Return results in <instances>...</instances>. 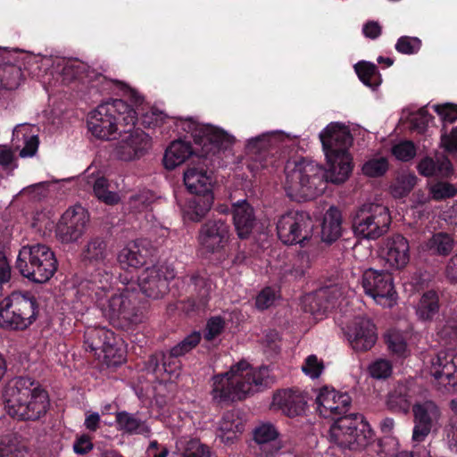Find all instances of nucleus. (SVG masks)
Segmentation results:
<instances>
[{"label":"nucleus","mask_w":457,"mask_h":457,"mask_svg":"<svg viewBox=\"0 0 457 457\" xmlns=\"http://www.w3.org/2000/svg\"><path fill=\"white\" fill-rule=\"evenodd\" d=\"M320 139L328 163L324 170L303 157L289 158L284 166V188L290 198L312 199L322 194L328 182L344 183L352 173L353 164L349 148L353 137L348 127L338 122L329 123L320 133Z\"/></svg>","instance_id":"nucleus-1"},{"label":"nucleus","mask_w":457,"mask_h":457,"mask_svg":"<svg viewBox=\"0 0 457 457\" xmlns=\"http://www.w3.org/2000/svg\"><path fill=\"white\" fill-rule=\"evenodd\" d=\"M112 278V273L108 270H96L78 284L76 299L87 308L96 304L112 326L128 330L143 321L145 303L137 290L129 287L107 297Z\"/></svg>","instance_id":"nucleus-2"},{"label":"nucleus","mask_w":457,"mask_h":457,"mask_svg":"<svg viewBox=\"0 0 457 457\" xmlns=\"http://www.w3.org/2000/svg\"><path fill=\"white\" fill-rule=\"evenodd\" d=\"M317 410L324 419L334 420L329 428V441L342 450H359L366 447L373 437V431L358 413L346 415L352 398L346 392L324 386L315 399Z\"/></svg>","instance_id":"nucleus-3"},{"label":"nucleus","mask_w":457,"mask_h":457,"mask_svg":"<svg viewBox=\"0 0 457 457\" xmlns=\"http://www.w3.org/2000/svg\"><path fill=\"white\" fill-rule=\"evenodd\" d=\"M174 126L179 130L190 134L195 144L201 146V154H196L189 142L175 140L167 147L163 156V165L167 170L189 160L188 165L197 162L198 157L214 155L233 144V137L224 130L209 124L199 123L192 117L176 119Z\"/></svg>","instance_id":"nucleus-4"},{"label":"nucleus","mask_w":457,"mask_h":457,"mask_svg":"<svg viewBox=\"0 0 457 457\" xmlns=\"http://www.w3.org/2000/svg\"><path fill=\"white\" fill-rule=\"evenodd\" d=\"M5 409L13 419L39 420L50 409L49 394L38 381L29 377H17L6 389Z\"/></svg>","instance_id":"nucleus-5"},{"label":"nucleus","mask_w":457,"mask_h":457,"mask_svg":"<svg viewBox=\"0 0 457 457\" xmlns=\"http://www.w3.org/2000/svg\"><path fill=\"white\" fill-rule=\"evenodd\" d=\"M137 112L121 99H113L99 104L87 118V128L97 138L109 140L112 136L126 132V127L135 126Z\"/></svg>","instance_id":"nucleus-6"},{"label":"nucleus","mask_w":457,"mask_h":457,"mask_svg":"<svg viewBox=\"0 0 457 457\" xmlns=\"http://www.w3.org/2000/svg\"><path fill=\"white\" fill-rule=\"evenodd\" d=\"M38 313V303L31 292L14 291L0 301V328L24 331L37 320Z\"/></svg>","instance_id":"nucleus-7"},{"label":"nucleus","mask_w":457,"mask_h":457,"mask_svg":"<svg viewBox=\"0 0 457 457\" xmlns=\"http://www.w3.org/2000/svg\"><path fill=\"white\" fill-rule=\"evenodd\" d=\"M16 268L29 280L42 284L56 272L58 262L52 249L44 244L22 246L16 261Z\"/></svg>","instance_id":"nucleus-8"},{"label":"nucleus","mask_w":457,"mask_h":457,"mask_svg":"<svg viewBox=\"0 0 457 457\" xmlns=\"http://www.w3.org/2000/svg\"><path fill=\"white\" fill-rule=\"evenodd\" d=\"M230 226L222 219H209L197 232L199 251L215 263L221 264L228 257L227 250L230 239Z\"/></svg>","instance_id":"nucleus-9"},{"label":"nucleus","mask_w":457,"mask_h":457,"mask_svg":"<svg viewBox=\"0 0 457 457\" xmlns=\"http://www.w3.org/2000/svg\"><path fill=\"white\" fill-rule=\"evenodd\" d=\"M391 223L386 207L366 204L358 208L352 218V229L359 239H377L384 235Z\"/></svg>","instance_id":"nucleus-10"},{"label":"nucleus","mask_w":457,"mask_h":457,"mask_svg":"<svg viewBox=\"0 0 457 457\" xmlns=\"http://www.w3.org/2000/svg\"><path fill=\"white\" fill-rule=\"evenodd\" d=\"M313 220L306 212L291 211L282 216L277 223V233L280 241L288 245L304 246L312 236Z\"/></svg>","instance_id":"nucleus-11"},{"label":"nucleus","mask_w":457,"mask_h":457,"mask_svg":"<svg viewBox=\"0 0 457 457\" xmlns=\"http://www.w3.org/2000/svg\"><path fill=\"white\" fill-rule=\"evenodd\" d=\"M361 286L367 295L384 307H392L396 301L393 276L386 270H366L361 277Z\"/></svg>","instance_id":"nucleus-12"},{"label":"nucleus","mask_w":457,"mask_h":457,"mask_svg":"<svg viewBox=\"0 0 457 457\" xmlns=\"http://www.w3.org/2000/svg\"><path fill=\"white\" fill-rule=\"evenodd\" d=\"M432 384L443 394L457 391V353L440 351L431 360Z\"/></svg>","instance_id":"nucleus-13"},{"label":"nucleus","mask_w":457,"mask_h":457,"mask_svg":"<svg viewBox=\"0 0 457 457\" xmlns=\"http://www.w3.org/2000/svg\"><path fill=\"white\" fill-rule=\"evenodd\" d=\"M63 79L68 82H81L90 84V88H96L101 94L112 90L114 86L121 85L117 79H110L101 73L89 71L86 63L79 60L68 61L62 68Z\"/></svg>","instance_id":"nucleus-14"},{"label":"nucleus","mask_w":457,"mask_h":457,"mask_svg":"<svg viewBox=\"0 0 457 457\" xmlns=\"http://www.w3.org/2000/svg\"><path fill=\"white\" fill-rule=\"evenodd\" d=\"M89 222L88 212L80 204L68 208L61 216L56 226V237L64 244L79 239Z\"/></svg>","instance_id":"nucleus-15"},{"label":"nucleus","mask_w":457,"mask_h":457,"mask_svg":"<svg viewBox=\"0 0 457 457\" xmlns=\"http://www.w3.org/2000/svg\"><path fill=\"white\" fill-rule=\"evenodd\" d=\"M212 400L217 404H229L241 401L249 395V384L242 383V376L220 373L212 378Z\"/></svg>","instance_id":"nucleus-16"},{"label":"nucleus","mask_w":457,"mask_h":457,"mask_svg":"<svg viewBox=\"0 0 457 457\" xmlns=\"http://www.w3.org/2000/svg\"><path fill=\"white\" fill-rule=\"evenodd\" d=\"M245 149L248 154L253 155V166L257 170L278 168L280 165L279 157L277 156L279 147L273 134L266 133L249 139Z\"/></svg>","instance_id":"nucleus-17"},{"label":"nucleus","mask_w":457,"mask_h":457,"mask_svg":"<svg viewBox=\"0 0 457 457\" xmlns=\"http://www.w3.org/2000/svg\"><path fill=\"white\" fill-rule=\"evenodd\" d=\"M412 441L424 442L441 417L440 408L431 400L417 402L412 405Z\"/></svg>","instance_id":"nucleus-18"},{"label":"nucleus","mask_w":457,"mask_h":457,"mask_svg":"<svg viewBox=\"0 0 457 457\" xmlns=\"http://www.w3.org/2000/svg\"><path fill=\"white\" fill-rule=\"evenodd\" d=\"M174 278L173 270L163 266H153L146 268L138 276V287L145 296L160 299L169 292L170 280Z\"/></svg>","instance_id":"nucleus-19"},{"label":"nucleus","mask_w":457,"mask_h":457,"mask_svg":"<svg viewBox=\"0 0 457 457\" xmlns=\"http://www.w3.org/2000/svg\"><path fill=\"white\" fill-rule=\"evenodd\" d=\"M112 251L108 246L107 239L103 236L90 237L82 246L79 260L86 269V279L88 275L97 269L106 270V262L109 260Z\"/></svg>","instance_id":"nucleus-20"},{"label":"nucleus","mask_w":457,"mask_h":457,"mask_svg":"<svg viewBox=\"0 0 457 457\" xmlns=\"http://www.w3.org/2000/svg\"><path fill=\"white\" fill-rule=\"evenodd\" d=\"M120 338L113 331L105 327L88 328L84 333V345L87 351L94 353L98 358H114L119 351Z\"/></svg>","instance_id":"nucleus-21"},{"label":"nucleus","mask_w":457,"mask_h":457,"mask_svg":"<svg viewBox=\"0 0 457 457\" xmlns=\"http://www.w3.org/2000/svg\"><path fill=\"white\" fill-rule=\"evenodd\" d=\"M342 295V288L338 285L321 287L305 298L304 311L312 313L315 319H322L337 306Z\"/></svg>","instance_id":"nucleus-22"},{"label":"nucleus","mask_w":457,"mask_h":457,"mask_svg":"<svg viewBox=\"0 0 457 457\" xmlns=\"http://www.w3.org/2000/svg\"><path fill=\"white\" fill-rule=\"evenodd\" d=\"M345 336L352 348L356 352H367L377 342L375 324L367 318L357 317L347 327Z\"/></svg>","instance_id":"nucleus-23"},{"label":"nucleus","mask_w":457,"mask_h":457,"mask_svg":"<svg viewBox=\"0 0 457 457\" xmlns=\"http://www.w3.org/2000/svg\"><path fill=\"white\" fill-rule=\"evenodd\" d=\"M209 155L198 157L184 172V184L190 194H213L212 178L208 169Z\"/></svg>","instance_id":"nucleus-24"},{"label":"nucleus","mask_w":457,"mask_h":457,"mask_svg":"<svg viewBox=\"0 0 457 457\" xmlns=\"http://www.w3.org/2000/svg\"><path fill=\"white\" fill-rule=\"evenodd\" d=\"M272 406L288 418L299 417L305 412L306 395L298 388L279 389L273 395Z\"/></svg>","instance_id":"nucleus-25"},{"label":"nucleus","mask_w":457,"mask_h":457,"mask_svg":"<svg viewBox=\"0 0 457 457\" xmlns=\"http://www.w3.org/2000/svg\"><path fill=\"white\" fill-rule=\"evenodd\" d=\"M433 108L443 122L441 147L449 154H457V126L453 127L450 132L446 129L447 124H452L457 120V104L445 103L434 105Z\"/></svg>","instance_id":"nucleus-26"},{"label":"nucleus","mask_w":457,"mask_h":457,"mask_svg":"<svg viewBox=\"0 0 457 457\" xmlns=\"http://www.w3.org/2000/svg\"><path fill=\"white\" fill-rule=\"evenodd\" d=\"M278 431L274 425L263 423L253 430V439L256 443L254 453L256 457H273L281 449V444L278 440Z\"/></svg>","instance_id":"nucleus-27"},{"label":"nucleus","mask_w":457,"mask_h":457,"mask_svg":"<svg viewBox=\"0 0 457 457\" xmlns=\"http://www.w3.org/2000/svg\"><path fill=\"white\" fill-rule=\"evenodd\" d=\"M177 286L181 294H187L202 299V303H209L212 291V279L205 271H195L177 279Z\"/></svg>","instance_id":"nucleus-28"},{"label":"nucleus","mask_w":457,"mask_h":457,"mask_svg":"<svg viewBox=\"0 0 457 457\" xmlns=\"http://www.w3.org/2000/svg\"><path fill=\"white\" fill-rule=\"evenodd\" d=\"M232 216L238 237L248 238L257 225L253 207L246 199L238 200L232 204Z\"/></svg>","instance_id":"nucleus-29"},{"label":"nucleus","mask_w":457,"mask_h":457,"mask_svg":"<svg viewBox=\"0 0 457 457\" xmlns=\"http://www.w3.org/2000/svg\"><path fill=\"white\" fill-rule=\"evenodd\" d=\"M387 263L397 270L404 268L410 261V246L408 240L396 234L386 239L383 248Z\"/></svg>","instance_id":"nucleus-30"},{"label":"nucleus","mask_w":457,"mask_h":457,"mask_svg":"<svg viewBox=\"0 0 457 457\" xmlns=\"http://www.w3.org/2000/svg\"><path fill=\"white\" fill-rule=\"evenodd\" d=\"M182 209L184 218L198 222L202 220L211 210L213 204V194H190Z\"/></svg>","instance_id":"nucleus-31"},{"label":"nucleus","mask_w":457,"mask_h":457,"mask_svg":"<svg viewBox=\"0 0 457 457\" xmlns=\"http://www.w3.org/2000/svg\"><path fill=\"white\" fill-rule=\"evenodd\" d=\"M116 427L119 431L128 435H143L149 436L151 428L145 420L138 418L137 413L126 411L115 413Z\"/></svg>","instance_id":"nucleus-32"},{"label":"nucleus","mask_w":457,"mask_h":457,"mask_svg":"<svg viewBox=\"0 0 457 457\" xmlns=\"http://www.w3.org/2000/svg\"><path fill=\"white\" fill-rule=\"evenodd\" d=\"M321 240L328 244L336 242L342 235V213L335 206L326 212L321 224Z\"/></svg>","instance_id":"nucleus-33"},{"label":"nucleus","mask_w":457,"mask_h":457,"mask_svg":"<svg viewBox=\"0 0 457 457\" xmlns=\"http://www.w3.org/2000/svg\"><path fill=\"white\" fill-rule=\"evenodd\" d=\"M410 389L405 383L398 382L387 395L386 406L396 413H407L411 405Z\"/></svg>","instance_id":"nucleus-34"},{"label":"nucleus","mask_w":457,"mask_h":457,"mask_svg":"<svg viewBox=\"0 0 457 457\" xmlns=\"http://www.w3.org/2000/svg\"><path fill=\"white\" fill-rule=\"evenodd\" d=\"M147 251L141 249L137 243L124 247L117 256L122 270L138 269L146 263Z\"/></svg>","instance_id":"nucleus-35"},{"label":"nucleus","mask_w":457,"mask_h":457,"mask_svg":"<svg viewBox=\"0 0 457 457\" xmlns=\"http://www.w3.org/2000/svg\"><path fill=\"white\" fill-rule=\"evenodd\" d=\"M456 243L453 234L439 231L431 236L427 241L426 246L432 255L447 257L452 253Z\"/></svg>","instance_id":"nucleus-36"},{"label":"nucleus","mask_w":457,"mask_h":457,"mask_svg":"<svg viewBox=\"0 0 457 457\" xmlns=\"http://www.w3.org/2000/svg\"><path fill=\"white\" fill-rule=\"evenodd\" d=\"M31 130L28 125H19L12 132V141L23 140L24 146L20 151V156L22 158L34 156L38 149V136L32 134Z\"/></svg>","instance_id":"nucleus-37"},{"label":"nucleus","mask_w":457,"mask_h":457,"mask_svg":"<svg viewBox=\"0 0 457 457\" xmlns=\"http://www.w3.org/2000/svg\"><path fill=\"white\" fill-rule=\"evenodd\" d=\"M439 295L435 290L424 292L417 307V315L422 320H432L439 312Z\"/></svg>","instance_id":"nucleus-38"},{"label":"nucleus","mask_w":457,"mask_h":457,"mask_svg":"<svg viewBox=\"0 0 457 457\" xmlns=\"http://www.w3.org/2000/svg\"><path fill=\"white\" fill-rule=\"evenodd\" d=\"M354 70L360 80L367 87L376 89L382 82L378 67L371 62L361 61L354 65Z\"/></svg>","instance_id":"nucleus-39"},{"label":"nucleus","mask_w":457,"mask_h":457,"mask_svg":"<svg viewBox=\"0 0 457 457\" xmlns=\"http://www.w3.org/2000/svg\"><path fill=\"white\" fill-rule=\"evenodd\" d=\"M22 79L21 68L12 62L0 64V88L5 90L16 89Z\"/></svg>","instance_id":"nucleus-40"},{"label":"nucleus","mask_w":457,"mask_h":457,"mask_svg":"<svg viewBox=\"0 0 457 457\" xmlns=\"http://www.w3.org/2000/svg\"><path fill=\"white\" fill-rule=\"evenodd\" d=\"M129 128H126V132H129V135L125 136L127 140L130 142L132 149H135L137 152V158L139 159L151 147V137L145 131L140 129H134L131 131V128L134 126H129Z\"/></svg>","instance_id":"nucleus-41"},{"label":"nucleus","mask_w":457,"mask_h":457,"mask_svg":"<svg viewBox=\"0 0 457 457\" xmlns=\"http://www.w3.org/2000/svg\"><path fill=\"white\" fill-rule=\"evenodd\" d=\"M129 128H126V132H129V135L125 136L127 140L130 142L132 149H135L137 152V158L139 159L151 147V137L145 131L140 129H134L131 131V128L134 126H129Z\"/></svg>","instance_id":"nucleus-42"},{"label":"nucleus","mask_w":457,"mask_h":457,"mask_svg":"<svg viewBox=\"0 0 457 457\" xmlns=\"http://www.w3.org/2000/svg\"><path fill=\"white\" fill-rule=\"evenodd\" d=\"M270 370L268 366H261L257 370L246 371L245 376H242V383L249 384V394L255 386H268L270 383Z\"/></svg>","instance_id":"nucleus-43"},{"label":"nucleus","mask_w":457,"mask_h":457,"mask_svg":"<svg viewBox=\"0 0 457 457\" xmlns=\"http://www.w3.org/2000/svg\"><path fill=\"white\" fill-rule=\"evenodd\" d=\"M201 333L194 331L187 336L181 342L174 345L169 352V357L178 358L193 350L201 341Z\"/></svg>","instance_id":"nucleus-44"},{"label":"nucleus","mask_w":457,"mask_h":457,"mask_svg":"<svg viewBox=\"0 0 457 457\" xmlns=\"http://www.w3.org/2000/svg\"><path fill=\"white\" fill-rule=\"evenodd\" d=\"M93 192L97 199L107 204L112 205L117 204L119 201L118 195L109 190L108 180L104 177H100L95 179Z\"/></svg>","instance_id":"nucleus-45"},{"label":"nucleus","mask_w":457,"mask_h":457,"mask_svg":"<svg viewBox=\"0 0 457 457\" xmlns=\"http://www.w3.org/2000/svg\"><path fill=\"white\" fill-rule=\"evenodd\" d=\"M212 452L197 438L188 440L181 453V457H212Z\"/></svg>","instance_id":"nucleus-46"},{"label":"nucleus","mask_w":457,"mask_h":457,"mask_svg":"<svg viewBox=\"0 0 457 457\" xmlns=\"http://www.w3.org/2000/svg\"><path fill=\"white\" fill-rule=\"evenodd\" d=\"M387 170L388 162L384 157L370 159L362 166L363 174L370 178L381 177Z\"/></svg>","instance_id":"nucleus-47"},{"label":"nucleus","mask_w":457,"mask_h":457,"mask_svg":"<svg viewBox=\"0 0 457 457\" xmlns=\"http://www.w3.org/2000/svg\"><path fill=\"white\" fill-rule=\"evenodd\" d=\"M421 40L416 37L402 36L395 44V50L403 54H415L421 47Z\"/></svg>","instance_id":"nucleus-48"},{"label":"nucleus","mask_w":457,"mask_h":457,"mask_svg":"<svg viewBox=\"0 0 457 457\" xmlns=\"http://www.w3.org/2000/svg\"><path fill=\"white\" fill-rule=\"evenodd\" d=\"M176 119H183L182 117H167L161 112L152 111L151 112H147L144 114L141 118V124L144 128H154L158 126H162L165 123L172 122L174 124V120Z\"/></svg>","instance_id":"nucleus-49"},{"label":"nucleus","mask_w":457,"mask_h":457,"mask_svg":"<svg viewBox=\"0 0 457 457\" xmlns=\"http://www.w3.org/2000/svg\"><path fill=\"white\" fill-rule=\"evenodd\" d=\"M225 320L221 316H212L207 320L204 338L211 342L219 337L225 328Z\"/></svg>","instance_id":"nucleus-50"},{"label":"nucleus","mask_w":457,"mask_h":457,"mask_svg":"<svg viewBox=\"0 0 457 457\" xmlns=\"http://www.w3.org/2000/svg\"><path fill=\"white\" fill-rule=\"evenodd\" d=\"M392 154L402 162H409L416 155V146L412 141H402L392 147Z\"/></svg>","instance_id":"nucleus-51"},{"label":"nucleus","mask_w":457,"mask_h":457,"mask_svg":"<svg viewBox=\"0 0 457 457\" xmlns=\"http://www.w3.org/2000/svg\"><path fill=\"white\" fill-rule=\"evenodd\" d=\"M171 357H169V353H160L152 354L147 361V370L152 372H157L161 370L160 365L162 364V369L168 373H171L173 371L171 368Z\"/></svg>","instance_id":"nucleus-52"},{"label":"nucleus","mask_w":457,"mask_h":457,"mask_svg":"<svg viewBox=\"0 0 457 457\" xmlns=\"http://www.w3.org/2000/svg\"><path fill=\"white\" fill-rule=\"evenodd\" d=\"M386 343L388 349L399 357H405L407 355V343L402 335L398 333H392L386 336Z\"/></svg>","instance_id":"nucleus-53"},{"label":"nucleus","mask_w":457,"mask_h":457,"mask_svg":"<svg viewBox=\"0 0 457 457\" xmlns=\"http://www.w3.org/2000/svg\"><path fill=\"white\" fill-rule=\"evenodd\" d=\"M278 297V292L271 287H266L260 291L255 298V307L260 311L270 308Z\"/></svg>","instance_id":"nucleus-54"},{"label":"nucleus","mask_w":457,"mask_h":457,"mask_svg":"<svg viewBox=\"0 0 457 457\" xmlns=\"http://www.w3.org/2000/svg\"><path fill=\"white\" fill-rule=\"evenodd\" d=\"M392 364L389 361L379 359L369 366L370 376L377 379L387 378L392 374Z\"/></svg>","instance_id":"nucleus-55"},{"label":"nucleus","mask_w":457,"mask_h":457,"mask_svg":"<svg viewBox=\"0 0 457 457\" xmlns=\"http://www.w3.org/2000/svg\"><path fill=\"white\" fill-rule=\"evenodd\" d=\"M417 178L413 175L402 176L397 179L396 183L393 187V194L395 196H406L414 187Z\"/></svg>","instance_id":"nucleus-56"},{"label":"nucleus","mask_w":457,"mask_h":457,"mask_svg":"<svg viewBox=\"0 0 457 457\" xmlns=\"http://www.w3.org/2000/svg\"><path fill=\"white\" fill-rule=\"evenodd\" d=\"M432 198L436 201L453 197L456 195V188L448 182H438L433 185L430 189Z\"/></svg>","instance_id":"nucleus-57"},{"label":"nucleus","mask_w":457,"mask_h":457,"mask_svg":"<svg viewBox=\"0 0 457 457\" xmlns=\"http://www.w3.org/2000/svg\"><path fill=\"white\" fill-rule=\"evenodd\" d=\"M432 119V115L426 107H422L412 116L411 120V129L419 133H424Z\"/></svg>","instance_id":"nucleus-58"},{"label":"nucleus","mask_w":457,"mask_h":457,"mask_svg":"<svg viewBox=\"0 0 457 457\" xmlns=\"http://www.w3.org/2000/svg\"><path fill=\"white\" fill-rule=\"evenodd\" d=\"M324 365L322 361H320L316 355H309L302 367V370L312 378H317L320 376Z\"/></svg>","instance_id":"nucleus-59"},{"label":"nucleus","mask_w":457,"mask_h":457,"mask_svg":"<svg viewBox=\"0 0 457 457\" xmlns=\"http://www.w3.org/2000/svg\"><path fill=\"white\" fill-rule=\"evenodd\" d=\"M115 154L117 158L125 162L137 159V152L135 149H132L130 142L125 137L118 143L115 148Z\"/></svg>","instance_id":"nucleus-60"},{"label":"nucleus","mask_w":457,"mask_h":457,"mask_svg":"<svg viewBox=\"0 0 457 457\" xmlns=\"http://www.w3.org/2000/svg\"><path fill=\"white\" fill-rule=\"evenodd\" d=\"M310 267V257L309 254L304 252L301 251L298 253L297 256L295 257V262L293 264V268L290 270L291 275L297 277H303L307 269Z\"/></svg>","instance_id":"nucleus-61"},{"label":"nucleus","mask_w":457,"mask_h":457,"mask_svg":"<svg viewBox=\"0 0 457 457\" xmlns=\"http://www.w3.org/2000/svg\"><path fill=\"white\" fill-rule=\"evenodd\" d=\"M180 304L181 310L187 314H190L201 310H204L208 305V303H202L201 298H197L189 295L187 300L180 302Z\"/></svg>","instance_id":"nucleus-62"},{"label":"nucleus","mask_w":457,"mask_h":457,"mask_svg":"<svg viewBox=\"0 0 457 457\" xmlns=\"http://www.w3.org/2000/svg\"><path fill=\"white\" fill-rule=\"evenodd\" d=\"M20 451L17 444L10 437L0 439V457H19Z\"/></svg>","instance_id":"nucleus-63"},{"label":"nucleus","mask_w":457,"mask_h":457,"mask_svg":"<svg viewBox=\"0 0 457 457\" xmlns=\"http://www.w3.org/2000/svg\"><path fill=\"white\" fill-rule=\"evenodd\" d=\"M94 447L91 437L83 434L77 437L73 444V450L77 454H86L90 452Z\"/></svg>","instance_id":"nucleus-64"}]
</instances>
